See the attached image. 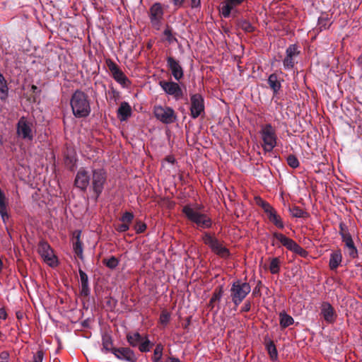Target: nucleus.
I'll return each instance as SVG.
<instances>
[{
    "instance_id": "obj_27",
    "label": "nucleus",
    "mask_w": 362,
    "mask_h": 362,
    "mask_svg": "<svg viewBox=\"0 0 362 362\" xmlns=\"http://www.w3.org/2000/svg\"><path fill=\"white\" fill-rule=\"evenodd\" d=\"M267 83L274 95H277L281 88V83L279 80L277 75L276 74H271L268 77Z\"/></svg>"
},
{
    "instance_id": "obj_29",
    "label": "nucleus",
    "mask_w": 362,
    "mask_h": 362,
    "mask_svg": "<svg viewBox=\"0 0 362 362\" xmlns=\"http://www.w3.org/2000/svg\"><path fill=\"white\" fill-rule=\"evenodd\" d=\"M279 325L283 329L286 328L294 323V319L284 310L279 313Z\"/></svg>"
},
{
    "instance_id": "obj_26",
    "label": "nucleus",
    "mask_w": 362,
    "mask_h": 362,
    "mask_svg": "<svg viewBox=\"0 0 362 362\" xmlns=\"http://www.w3.org/2000/svg\"><path fill=\"white\" fill-rule=\"evenodd\" d=\"M102 345L103 347L101 349V351L104 354L111 353L114 349H116L117 347H115L113 346V340L111 335L108 334H104L102 336Z\"/></svg>"
},
{
    "instance_id": "obj_23",
    "label": "nucleus",
    "mask_w": 362,
    "mask_h": 362,
    "mask_svg": "<svg viewBox=\"0 0 362 362\" xmlns=\"http://www.w3.org/2000/svg\"><path fill=\"white\" fill-rule=\"evenodd\" d=\"M342 262V254L341 250L338 249L331 252L329 267L331 270L337 269Z\"/></svg>"
},
{
    "instance_id": "obj_31",
    "label": "nucleus",
    "mask_w": 362,
    "mask_h": 362,
    "mask_svg": "<svg viewBox=\"0 0 362 362\" xmlns=\"http://www.w3.org/2000/svg\"><path fill=\"white\" fill-rule=\"evenodd\" d=\"M142 340L143 337L138 332H136L133 334L131 332L127 334V341L129 343V344L132 347H136L137 346H139Z\"/></svg>"
},
{
    "instance_id": "obj_1",
    "label": "nucleus",
    "mask_w": 362,
    "mask_h": 362,
    "mask_svg": "<svg viewBox=\"0 0 362 362\" xmlns=\"http://www.w3.org/2000/svg\"><path fill=\"white\" fill-rule=\"evenodd\" d=\"M204 209L202 204H187L182 209V212L186 218L194 223L199 230L209 229L212 227V219L205 213L202 212Z\"/></svg>"
},
{
    "instance_id": "obj_55",
    "label": "nucleus",
    "mask_w": 362,
    "mask_h": 362,
    "mask_svg": "<svg viewBox=\"0 0 362 362\" xmlns=\"http://www.w3.org/2000/svg\"><path fill=\"white\" fill-rule=\"evenodd\" d=\"M8 354L6 352H2L0 355V362H8Z\"/></svg>"
},
{
    "instance_id": "obj_5",
    "label": "nucleus",
    "mask_w": 362,
    "mask_h": 362,
    "mask_svg": "<svg viewBox=\"0 0 362 362\" xmlns=\"http://www.w3.org/2000/svg\"><path fill=\"white\" fill-rule=\"evenodd\" d=\"M202 239L204 243L217 256L223 259L230 257L231 253L230 250L217 238L211 235L209 233L205 232L203 234Z\"/></svg>"
},
{
    "instance_id": "obj_38",
    "label": "nucleus",
    "mask_w": 362,
    "mask_h": 362,
    "mask_svg": "<svg viewBox=\"0 0 362 362\" xmlns=\"http://www.w3.org/2000/svg\"><path fill=\"white\" fill-rule=\"evenodd\" d=\"M270 272L273 274H278L280 272V260L279 257L272 259L269 265Z\"/></svg>"
},
{
    "instance_id": "obj_60",
    "label": "nucleus",
    "mask_w": 362,
    "mask_h": 362,
    "mask_svg": "<svg viewBox=\"0 0 362 362\" xmlns=\"http://www.w3.org/2000/svg\"><path fill=\"white\" fill-rule=\"evenodd\" d=\"M165 362H180V359L176 357H168Z\"/></svg>"
},
{
    "instance_id": "obj_35",
    "label": "nucleus",
    "mask_w": 362,
    "mask_h": 362,
    "mask_svg": "<svg viewBox=\"0 0 362 362\" xmlns=\"http://www.w3.org/2000/svg\"><path fill=\"white\" fill-rule=\"evenodd\" d=\"M103 262L107 268L113 270L119 265V259L115 256H111L108 259H104Z\"/></svg>"
},
{
    "instance_id": "obj_47",
    "label": "nucleus",
    "mask_w": 362,
    "mask_h": 362,
    "mask_svg": "<svg viewBox=\"0 0 362 362\" xmlns=\"http://www.w3.org/2000/svg\"><path fill=\"white\" fill-rule=\"evenodd\" d=\"M170 320V314L167 311H163L160 316V322L163 325H167Z\"/></svg>"
},
{
    "instance_id": "obj_18",
    "label": "nucleus",
    "mask_w": 362,
    "mask_h": 362,
    "mask_svg": "<svg viewBox=\"0 0 362 362\" xmlns=\"http://www.w3.org/2000/svg\"><path fill=\"white\" fill-rule=\"evenodd\" d=\"M112 354L119 360L124 362H136L137 357L129 347H118L114 349Z\"/></svg>"
},
{
    "instance_id": "obj_39",
    "label": "nucleus",
    "mask_w": 362,
    "mask_h": 362,
    "mask_svg": "<svg viewBox=\"0 0 362 362\" xmlns=\"http://www.w3.org/2000/svg\"><path fill=\"white\" fill-rule=\"evenodd\" d=\"M223 285H220L218 287H216L213 293L211 301L219 302L223 297Z\"/></svg>"
},
{
    "instance_id": "obj_10",
    "label": "nucleus",
    "mask_w": 362,
    "mask_h": 362,
    "mask_svg": "<svg viewBox=\"0 0 362 362\" xmlns=\"http://www.w3.org/2000/svg\"><path fill=\"white\" fill-rule=\"evenodd\" d=\"M264 150L267 152L272 151L276 146L277 136L271 124H266L260 130Z\"/></svg>"
},
{
    "instance_id": "obj_25",
    "label": "nucleus",
    "mask_w": 362,
    "mask_h": 362,
    "mask_svg": "<svg viewBox=\"0 0 362 362\" xmlns=\"http://www.w3.org/2000/svg\"><path fill=\"white\" fill-rule=\"evenodd\" d=\"M81 280V293L82 296H88L90 293L88 284V276L87 274L81 269H78Z\"/></svg>"
},
{
    "instance_id": "obj_13",
    "label": "nucleus",
    "mask_w": 362,
    "mask_h": 362,
    "mask_svg": "<svg viewBox=\"0 0 362 362\" xmlns=\"http://www.w3.org/2000/svg\"><path fill=\"white\" fill-rule=\"evenodd\" d=\"M107 66L111 72L112 78L122 86V88H127L131 82L116 63L111 59L106 61Z\"/></svg>"
},
{
    "instance_id": "obj_15",
    "label": "nucleus",
    "mask_w": 362,
    "mask_h": 362,
    "mask_svg": "<svg viewBox=\"0 0 362 362\" xmlns=\"http://www.w3.org/2000/svg\"><path fill=\"white\" fill-rule=\"evenodd\" d=\"M154 114L157 119L166 124L174 122L176 118L175 112L170 107H155Z\"/></svg>"
},
{
    "instance_id": "obj_43",
    "label": "nucleus",
    "mask_w": 362,
    "mask_h": 362,
    "mask_svg": "<svg viewBox=\"0 0 362 362\" xmlns=\"http://www.w3.org/2000/svg\"><path fill=\"white\" fill-rule=\"evenodd\" d=\"M300 52L298 51V46L296 44L290 45L286 49V55L294 57L298 56Z\"/></svg>"
},
{
    "instance_id": "obj_11",
    "label": "nucleus",
    "mask_w": 362,
    "mask_h": 362,
    "mask_svg": "<svg viewBox=\"0 0 362 362\" xmlns=\"http://www.w3.org/2000/svg\"><path fill=\"white\" fill-rule=\"evenodd\" d=\"M190 117L197 119L205 113L204 98L200 93H190Z\"/></svg>"
},
{
    "instance_id": "obj_3",
    "label": "nucleus",
    "mask_w": 362,
    "mask_h": 362,
    "mask_svg": "<svg viewBox=\"0 0 362 362\" xmlns=\"http://www.w3.org/2000/svg\"><path fill=\"white\" fill-rule=\"evenodd\" d=\"M90 190L93 194L92 199L96 202L102 194L107 181V173L103 168H91Z\"/></svg>"
},
{
    "instance_id": "obj_2",
    "label": "nucleus",
    "mask_w": 362,
    "mask_h": 362,
    "mask_svg": "<svg viewBox=\"0 0 362 362\" xmlns=\"http://www.w3.org/2000/svg\"><path fill=\"white\" fill-rule=\"evenodd\" d=\"M70 105L73 115L77 119L86 118L91 112L90 99L81 89H76L72 93Z\"/></svg>"
},
{
    "instance_id": "obj_46",
    "label": "nucleus",
    "mask_w": 362,
    "mask_h": 362,
    "mask_svg": "<svg viewBox=\"0 0 362 362\" xmlns=\"http://www.w3.org/2000/svg\"><path fill=\"white\" fill-rule=\"evenodd\" d=\"M7 212V202L6 194L0 195V214Z\"/></svg>"
},
{
    "instance_id": "obj_64",
    "label": "nucleus",
    "mask_w": 362,
    "mask_h": 362,
    "mask_svg": "<svg viewBox=\"0 0 362 362\" xmlns=\"http://www.w3.org/2000/svg\"><path fill=\"white\" fill-rule=\"evenodd\" d=\"M106 304H107V305H108V306L111 307V306H112V305H111V300H108L106 302Z\"/></svg>"
},
{
    "instance_id": "obj_4",
    "label": "nucleus",
    "mask_w": 362,
    "mask_h": 362,
    "mask_svg": "<svg viewBox=\"0 0 362 362\" xmlns=\"http://www.w3.org/2000/svg\"><path fill=\"white\" fill-rule=\"evenodd\" d=\"M230 291L232 302L238 306L250 293L251 286L247 282L243 281L241 279H236L233 282Z\"/></svg>"
},
{
    "instance_id": "obj_37",
    "label": "nucleus",
    "mask_w": 362,
    "mask_h": 362,
    "mask_svg": "<svg viewBox=\"0 0 362 362\" xmlns=\"http://www.w3.org/2000/svg\"><path fill=\"white\" fill-rule=\"evenodd\" d=\"M163 35L165 36V40L168 41L169 44L177 42V39L173 35L172 29L168 25H167L166 28L163 30Z\"/></svg>"
},
{
    "instance_id": "obj_7",
    "label": "nucleus",
    "mask_w": 362,
    "mask_h": 362,
    "mask_svg": "<svg viewBox=\"0 0 362 362\" xmlns=\"http://www.w3.org/2000/svg\"><path fill=\"white\" fill-rule=\"evenodd\" d=\"M272 245L273 246L276 245V243L274 241V239H276L287 250L295 254L303 257H306L308 255L307 251L300 246L296 242L282 233L274 232L272 233Z\"/></svg>"
},
{
    "instance_id": "obj_9",
    "label": "nucleus",
    "mask_w": 362,
    "mask_h": 362,
    "mask_svg": "<svg viewBox=\"0 0 362 362\" xmlns=\"http://www.w3.org/2000/svg\"><path fill=\"white\" fill-rule=\"evenodd\" d=\"M178 82L172 79L160 80L158 85L167 95H171L175 100H179L183 98L184 92Z\"/></svg>"
},
{
    "instance_id": "obj_49",
    "label": "nucleus",
    "mask_w": 362,
    "mask_h": 362,
    "mask_svg": "<svg viewBox=\"0 0 362 362\" xmlns=\"http://www.w3.org/2000/svg\"><path fill=\"white\" fill-rule=\"evenodd\" d=\"M129 229V225L127 223H123L120 225H119L116 230L119 233H124L127 231Z\"/></svg>"
},
{
    "instance_id": "obj_52",
    "label": "nucleus",
    "mask_w": 362,
    "mask_h": 362,
    "mask_svg": "<svg viewBox=\"0 0 362 362\" xmlns=\"http://www.w3.org/2000/svg\"><path fill=\"white\" fill-rule=\"evenodd\" d=\"M192 8H199L201 7V0H190Z\"/></svg>"
},
{
    "instance_id": "obj_33",
    "label": "nucleus",
    "mask_w": 362,
    "mask_h": 362,
    "mask_svg": "<svg viewBox=\"0 0 362 362\" xmlns=\"http://www.w3.org/2000/svg\"><path fill=\"white\" fill-rule=\"evenodd\" d=\"M64 159L66 166H68L70 168V170H72L73 168L75 166L76 163L77 161V158L75 152L73 151H68V152L65 155Z\"/></svg>"
},
{
    "instance_id": "obj_30",
    "label": "nucleus",
    "mask_w": 362,
    "mask_h": 362,
    "mask_svg": "<svg viewBox=\"0 0 362 362\" xmlns=\"http://www.w3.org/2000/svg\"><path fill=\"white\" fill-rule=\"evenodd\" d=\"M236 25L245 33H252L255 30V27L247 20L245 18H238L236 20Z\"/></svg>"
},
{
    "instance_id": "obj_19",
    "label": "nucleus",
    "mask_w": 362,
    "mask_h": 362,
    "mask_svg": "<svg viewBox=\"0 0 362 362\" xmlns=\"http://www.w3.org/2000/svg\"><path fill=\"white\" fill-rule=\"evenodd\" d=\"M320 315L324 320L329 324H332L336 320L337 314L334 309L327 301L322 303L320 306Z\"/></svg>"
},
{
    "instance_id": "obj_59",
    "label": "nucleus",
    "mask_w": 362,
    "mask_h": 362,
    "mask_svg": "<svg viewBox=\"0 0 362 362\" xmlns=\"http://www.w3.org/2000/svg\"><path fill=\"white\" fill-rule=\"evenodd\" d=\"M81 326L84 328H88L90 327L89 318H87L81 322Z\"/></svg>"
},
{
    "instance_id": "obj_48",
    "label": "nucleus",
    "mask_w": 362,
    "mask_h": 362,
    "mask_svg": "<svg viewBox=\"0 0 362 362\" xmlns=\"http://www.w3.org/2000/svg\"><path fill=\"white\" fill-rule=\"evenodd\" d=\"M146 228L147 226L145 223L138 221L135 226L136 233L137 234L142 233L146 230Z\"/></svg>"
},
{
    "instance_id": "obj_34",
    "label": "nucleus",
    "mask_w": 362,
    "mask_h": 362,
    "mask_svg": "<svg viewBox=\"0 0 362 362\" xmlns=\"http://www.w3.org/2000/svg\"><path fill=\"white\" fill-rule=\"evenodd\" d=\"M288 211L290 214L295 218H303L308 216V213L297 206L289 207Z\"/></svg>"
},
{
    "instance_id": "obj_14",
    "label": "nucleus",
    "mask_w": 362,
    "mask_h": 362,
    "mask_svg": "<svg viewBox=\"0 0 362 362\" xmlns=\"http://www.w3.org/2000/svg\"><path fill=\"white\" fill-rule=\"evenodd\" d=\"M149 19L152 26L158 30L161 25L164 16V10L162 4L156 2L149 8Z\"/></svg>"
},
{
    "instance_id": "obj_62",
    "label": "nucleus",
    "mask_w": 362,
    "mask_h": 362,
    "mask_svg": "<svg viewBox=\"0 0 362 362\" xmlns=\"http://www.w3.org/2000/svg\"><path fill=\"white\" fill-rule=\"evenodd\" d=\"M167 160H168V162L171 163H173L175 162V159L172 157H168L167 158Z\"/></svg>"
},
{
    "instance_id": "obj_56",
    "label": "nucleus",
    "mask_w": 362,
    "mask_h": 362,
    "mask_svg": "<svg viewBox=\"0 0 362 362\" xmlns=\"http://www.w3.org/2000/svg\"><path fill=\"white\" fill-rule=\"evenodd\" d=\"M185 0H172V3L175 6L181 7L182 6Z\"/></svg>"
},
{
    "instance_id": "obj_16",
    "label": "nucleus",
    "mask_w": 362,
    "mask_h": 362,
    "mask_svg": "<svg viewBox=\"0 0 362 362\" xmlns=\"http://www.w3.org/2000/svg\"><path fill=\"white\" fill-rule=\"evenodd\" d=\"M167 67L176 81H180L184 78V69L180 62L172 56L166 58Z\"/></svg>"
},
{
    "instance_id": "obj_17",
    "label": "nucleus",
    "mask_w": 362,
    "mask_h": 362,
    "mask_svg": "<svg viewBox=\"0 0 362 362\" xmlns=\"http://www.w3.org/2000/svg\"><path fill=\"white\" fill-rule=\"evenodd\" d=\"M243 1L244 0H224L220 4L219 11L221 16L225 18H228L233 11V16H235L238 13V10H235V8L240 5Z\"/></svg>"
},
{
    "instance_id": "obj_53",
    "label": "nucleus",
    "mask_w": 362,
    "mask_h": 362,
    "mask_svg": "<svg viewBox=\"0 0 362 362\" xmlns=\"http://www.w3.org/2000/svg\"><path fill=\"white\" fill-rule=\"evenodd\" d=\"M109 93H111L112 95V97L114 98L115 100L119 98L120 93L118 90H115L113 87H111L110 91Z\"/></svg>"
},
{
    "instance_id": "obj_45",
    "label": "nucleus",
    "mask_w": 362,
    "mask_h": 362,
    "mask_svg": "<svg viewBox=\"0 0 362 362\" xmlns=\"http://www.w3.org/2000/svg\"><path fill=\"white\" fill-rule=\"evenodd\" d=\"M339 234L341 236V239L344 238V237H346V236L351 235L349 231V228H348L347 226L344 223L341 222L339 223Z\"/></svg>"
},
{
    "instance_id": "obj_28",
    "label": "nucleus",
    "mask_w": 362,
    "mask_h": 362,
    "mask_svg": "<svg viewBox=\"0 0 362 362\" xmlns=\"http://www.w3.org/2000/svg\"><path fill=\"white\" fill-rule=\"evenodd\" d=\"M8 86L4 76L0 72V100L5 102L8 97Z\"/></svg>"
},
{
    "instance_id": "obj_22",
    "label": "nucleus",
    "mask_w": 362,
    "mask_h": 362,
    "mask_svg": "<svg viewBox=\"0 0 362 362\" xmlns=\"http://www.w3.org/2000/svg\"><path fill=\"white\" fill-rule=\"evenodd\" d=\"M117 112L119 119L124 122L132 115V107L129 103L124 101L121 103Z\"/></svg>"
},
{
    "instance_id": "obj_6",
    "label": "nucleus",
    "mask_w": 362,
    "mask_h": 362,
    "mask_svg": "<svg viewBox=\"0 0 362 362\" xmlns=\"http://www.w3.org/2000/svg\"><path fill=\"white\" fill-rule=\"evenodd\" d=\"M36 131L33 129V121L25 116H21L16 123V134L23 140L32 141Z\"/></svg>"
},
{
    "instance_id": "obj_20",
    "label": "nucleus",
    "mask_w": 362,
    "mask_h": 362,
    "mask_svg": "<svg viewBox=\"0 0 362 362\" xmlns=\"http://www.w3.org/2000/svg\"><path fill=\"white\" fill-rule=\"evenodd\" d=\"M341 240L344 243V254L351 259L358 258L360 253L355 245L351 235L344 237Z\"/></svg>"
},
{
    "instance_id": "obj_8",
    "label": "nucleus",
    "mask_w": 362,
    "mask_h": 362,
    "mask_svg": "<svg viewBox=\"0 0 362 362\" xmlns=\"http://www.w3.org/2000/svg\"><path fill=\"white\" fill-rule=\"evenodd\" d=\"M257 204L261 206L270 223L274 224L276 228L283 229L285 227L283 218L278 214L276 209L272 206L267 202L259 199Z\"/></svg>"
},
{
    "instance_id": "obj_40",
    "label": "nucleus",
    "mask_w": 362,
    "mask_h": 362,
    "mask_svg": "<svg viewBox=\"0 0 362 362\" xmlns=\"http://www.w3.org/2000/svg\"><path fill=\"white\" fill-rule=\"evenodd\" d=\"M153 343L146 337L145 340H142L139 344V349L141 352L146 353L150 351Z\"/></svg>"
},
{
    "instance_id": "obj_42",
    "label": "nucleus",
    "mask_w": 362,
    "mask_h": 362,
    "mask_svg": "<svg viewBox=\"0 0 362 362\" xmlns=\"http://www.w3.org/2000/svg\"><path fill=\"white\" fill-rule=\"evenodd\" d=\"M295 62L294 57L286 55L283 60V66L285 70H291L294 67Z\"/></svg>"
},
{
    "instance_id": "obj_21",
    "label": "nucleus",
    "mask_w": 362,
    "mask_h": 362,
    "mask_svg": "<svg viewBox=\"0 0 362 362\" xmlns=\"http://www.w3.org/2000/svg\"><path fill=\"white\" fill-rule=\"evenodd\" d=\"M38 253L45 261H52L54 255L50 245L45 241H40L38 245Z\"/></svg>"
},
{
    "instance_id": "obj_63",
    "label": "nucleus",
    "mask_w": 362,
    "mask_h": 362,
    "mask_svg": "<svg viewBox=\"0 0 362 362\" xmlns=\"http://www.w3.org/2000/svg\"><path fill=\"white\" fill-rule=\"evenodd\" d=\"M358 62L359 64H362V54H361L358 58Z\"/></svg>"
},
{
    "instance_id": "obj_24",
    "label": "nucleus",
    "mask_w": 362,
    "mask_h": 362,
    "mask_svg": "<svg viewBox=\"0 0 362 362\" xmlns=\"http://www.w3.org/2000/svg\"><path fill=\"white\" fill-rule=\"evenodd\" d=\"M81 231L76 230L73 233L74 238L76 241L73 243V250L76 255H77L81 260H83V246L80 240Z\"/></svg>"
},
{
    "instance_id": "obj_58",
    "label": "nucleus",
    "mask_w": 362,
    "mask_h": 362,
    "mask_svg": "<svg viewBox=\"0 0 362 362\" xmlns=\"http://www.w3.org/2000/svg\"><path fill=\"white\" fill-rule=\"evenodd\" d=\"M16 317L18 320H21L24 317V314L21 310H17L16 312Z\"/></svg>"
},
{
    "instance_id": "obj_44",
    "label": "nucleus",
    "mask_w": 362,
    "mask_h": 362,
    "mask_svg": "<svg viewBox=\"0 0 362 362\" xmlns=\"http://www.w3.org/2000/svg\"><path fill=\"white\" fill-rule=\"evenodd\" d=\"M134 218V215L132 212L125 211L122 217L119 218V221L122 223H130Z\"/></svg>"
},
{
    "instance_id": "obj_57",
    "label": "nucleus",
    "mask_w": 362,
    "mask_h": 362,
    "mask_svg": "<svg viewBox=\"0 0 362 362\" xmlns=\"http://www.w3.org/2000/svg\"><path fill=\"white\" fill-rule=\"evenodd\" d=\"M1 218L4 223H6V221L9 218V214L7 212L0 214Z\"/></svg>"
},
{
    "instance_id": "obj_12",
    "label": "nucleus",
    "mask_w": 362,
    "mask_h": 362,
    "mask_svg": "<svg viewBox=\"0 0 362 362\" xmlns=\"http://www.w3.org/2000/svg\"><path fill=\"white\" fill-rule=\"evenodd\" d=\"M91 175V170H89L87 168L84 167L80 168L75 176V187L81 192H86L88 186H90Z\"/></svg>"
},
{
    "instance_id": "obj_32",
    "label": "nucleus",
    "mask_w": 362,
    "mask_h": 362,
    "mask_svg": "<svg viewBox=\"0 0 362 362\" xmlns=\"http://www.w3.org/2000/svg\"><path fill=\"white\" fill-rule=\"evenodd\" d=\"M265 349L272 361L277 359L278 351L274 343L272 340L269 339V341L266 343Z\"/></svg>"
},
{
    "instance_id": "obj_36",
    "label": "nucleus",
    "mask_w": 362,
    "mask_h": 362,
    "mask_svg": "<svg viewBox=\"0 0 362 362\" xmlns=\"http://www.w3.org/2000/svg\"><path fill=\"white\" fill-rule=\"evenodd\" d=\"M163 346H162L161 344H158L156 345L153 351V356L151 358L152 362H160L163 356Z\"/></svg>"
},
{
    "instance_id": "obj_50",
    "label": "nucleus",
    "mask_w": 362,
    "mask_h": 362,
    "mask_svg": "<svg viewBox=\"0 0 362 362\" xmlns=\"http://www.w3.org/2000/svg\"><path fill=\"white\" fill-rule=\"evenodd\" d=\"M327 20V18H323V17H320L318 18V23H319L321 30L327 29V23H326Z\"/></svg>"
},
{
    "instance_id": "obj_61",
    "label": "nucleus",
    "mask_w": 362,
    "mask_h": 362,
    "mask_svg": "<svg viewBox=\"0 0 362 362\" xmlns=\"http://www.w3.org/2000/svg\"><path fill=\"white\" fill-rule=\"evenodd\" d=\"M216 301H211V298L210 299L209 302V307L211 308V309H213L214 308V303Z\"/></svg>"
},
{
    "instance_id": "obj_41",
    "label": "nucleus",
    "mask_w": 362,
    "mask_h": 362,
    "mask_svg": "<svg viewBox=\"0 0 362 362\" xmlns=\"http://www.w3.org/2000/svg\"><path fill=\"white\" fill-rule=\"evenodd\" d=\"M286 162L287 164L293 169L298 168L300 165V162L298 158L293 154H290L286 158Z\"/></svg>"
},
{
    "instance_id": "obj_54",
    "label": "nucleus",
    "mask_w": 362,
    "mask_h": 362,
    "mask_svg": "<svg viewBox=\"0 0 362 362\" xmlns=\"http://www.w3.org/2000/svg\"><path fill=\"white\" fill-rule=\"evenodd\" d=\"M7 318V313L4 308H0V320H5Z\"/></svg>"
},
{
    "instance_id": "obj_51",
    "label": "nucleus",
    "mask_w": 362,
    "mask_h": 362,
    "mask_svg": "<svg viewBox=\"0 0 362 362\" xmlns=\"http://www.w3.org/2000/svg\"><path fill=\"white\" fill-rule=\"evenodd\" d=\"M251 309V303L250 301H246L242 306L240 311L242 313L249 312Z\"/></svg>"
}]
</instances>
